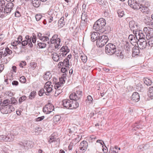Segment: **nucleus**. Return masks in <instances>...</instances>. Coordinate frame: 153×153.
<instances>
[{
  "mask_svg": "<svg viewBox=\"0 0 153 153\" xmlns=\"http://www.w3.org/2000/svg\"><path fill=\"white\" fill-rule=\"evenodd\" d=\"M106 25L105 20L101 18L95 22L93 27V29L100 33H108L111 31V27L108 26H106Z\"/></svg>",
  "mask_w": 153,
  "mask_h": 153,
  "instance_id": "obj_1",
  "label": "nucleus"
},
{
  "mask_svg": "<svg viewBox=\"0 0 153 153\" xmlns=\"http://www.w3.org/2000/svg\"><path fill=\"white\" fill-rule=\"evenodd\" d=\"M76 95L75 92H74L70 94L69 98L71 100L74 101V103L72 102L68 99L64 100L62 101V105L63 106L67 109H73L76 108Z\"/></svg>",
  "mask_w": 153,
  "mask_h": 153,
  "instance_id": "obj_2",
  "label": "nucleus"
},
{
  "mask_svg": "<svg viewBox=\"0 0 153 153\" xmlns=\"http://www.w3.org/2000/svg\"><path fill=\"white\" fill-rule=\"evenodd\" d=\"M60 52H62V53H59V55L56 52H53L52 53L51 57L53 60L57 62L59 60H60V58L59 57L62 55V56H65L69 51L70 50L67 46H63L59 50Z\"/></svg>",
  "mask_w": 153,
  "mask_h": 153,
  "instance_id": "obj_3",
  "label": "nucleus"
},
{
  "mask_svg": "<svg viewBox=\"0 0 153 153\" xmlns=\"http://www.w3.org/2000/svg\"><path fill=\"white\" fill-rule=\"evenodd\" d=\"M60 42V39L58 37V35L57 34L54 35L50 40L48 42L49 45L54 44L55 48L57 49L59 48Z\"/></svg>",
  "mask_w": 153,
  "mask_h": 153,
  "instance_id": "obj_4",
  "label": "nucleus"
},
{
  "mask_svg": "<svg viewBox=\"0 0 153 153\" xmlns=\"http://www.w3.org/2000/svg\"><path fill=\"white\" fill-rule=\"evenodd\" d=\"M116 50V46L112 43H108L106 45L105 52L109 55H112L115 53Z\"/></svg>",
  "mask_w": 153,
  "mask_h": 153,
  "instance_id": "obj_5",
  "label": "nucleus"
},
{
  "mask_svg": "<svg viewBox=\"0 0 153 153\" xmlns=\"http://www.w3.org/2000/svg\"><path fill=\"white\" fill-rule=\"evenodd\" d=\"M109 40L108 36L103 35L99 37L96 42L97 46L102 47L105 45Z\"/></svg>",
  "mask_w": 153,
  "mask_h": 153,
  "instance_id": "obj_6",
  "label": "nucleus"
},
{
  "mask_svg": "<svg viewBox=\"0 0 153 153\" xmlns=\"http://www.w3.org/2000/svg\"><path fill=\"white\" fill-rule=\"evenodd\" d=\"M135 6L136 7H135L133 9L136 10H140L142 13H146L148 10V5L146 3L145 4H139V3L137 2Z\"/></svg>",
  "mask_w": 153,
  "mask_h": 153,
  "instance_id": "obj_7",
  "label": "nucleus"
},
{
  "mask_svg": "<svg viewBox=\"0 0 153 153\" xmlns=\"http://www.w3.org/2000/svg\"><path fill=\"white\" fill-rule=\"evenodd\" d=\"M88 146V143L85 141H82L79 146L78 152L79 153H84L87 150Z\"/></svg>",
  "mask_w": 153,
  "mask_h": 153,
  "instance_id": "obj_8",
  "label": "nucleus"
},
{
  "mask_svg": "<svg viewBox=\"0 0 153 153\" xmlns=\"http://www.w3.org/2000/svg\"><path fill=\"white\" fill-rule=\"evenodd\" d=\"M14 110V108L12 105L3 106L1 108V113L3 114L10 113Z\"/></svg>",
  "mask_w": 153,
  "mask_h": 153,
  "instance_id": "obj_9",
  "label": "nucleus"
},
{
  "mask_svg": "<svg viewBox=\"0 0 153 153\" xmlns=\"http://www.w3.org/2000/svg\"><path fill=\"white\" fill-rule=\"evenodd\" d=\"M13 6L14 4L12 2L7 3L4 7V13L7 14H9L13 10Z\"/></svg>",
  "mask_w": 153,
  "mask_h": 153,
  "instance_id": "obj_10",
  "label": "nucleus"
},
{
  "mask_svg": "<svg viewBox=\"0 0 153 153\" xmlns=\"http://www.w3.org/2000/svg\"><path fill=\"white\" fill-rule=\"evenodd\" d=\"M66 76V74H64L62 75V77L59 78V82L56 83L54 85L55 89L62 88V86L65 81V79Z\"/></svg>",
  "mask_w": 153,
  "mask_h": 153,
  "instance_id": "obj_11",
  "label": "nucleus"
},
{
  "mask_svg": "<svg viewBox=\"0 0 153 153\" xmlns=\"http://www.w3.org/2000/svg\"><path fill=\"white\" fill-rule=\"evenodd\" d=\"M140 98L139 94L137 92H135L132 94L131 99L134 102H137L139 100Z\"/></svg>",
  "mask_w": 153,
  "mask_h": 153,
  "instance_id": "obj_12",
  "label": "nucleus"
},
{
  "mask_svg": "<svg viewBox=\"0 0 153 153\" xmlns=\"http://www.w3.org/2000/svg\"><path fill=\"white\" fill-rule=\"evenodd\" d=\"M132 56L133 57H135L138 55L140 53V51L139 47L136 46H134L132 48Z\"/></svg>",
  "mask_w": 153,
  "mask_h": 153,
  "instance_id": "obj_13",
  "label": "nucleus"
},
{
  "mask_svg": "<svg viewBox=\"0 0 153 153\" xmlns=\"http://www.w3.org/2000/svg\"><path fill=\"white\" fill-rule=\"evenodd\" d=\"M14 136L12 134H8L7 135H5V141H12L14 138Z\"/></svg>",
  "mask_w": 153,
  "mask_h": 153,
  "instance_id": "obj_14",
  "label": "nucleus"
},
{
  "mask_svg": "<svg viewBox=\"0 0 153 153\" xmlns=\"http://www.w3.org/2000/svg\"><path fill=\"white\" fill-rule=\"evenodd\" d=\"M91 41L94 42L95 40H97L99 38V37L98 36L99 34L98 33L94 32L93 33H91Z\"/></svg>",
  "mask_w": 153,
  "mask_h": 153,
  "instance_id": "obj_15",
  "label": "nucleus"
},
{
  "mask_svg": "<svg viewBox=\"0 0 153 153\" xmlns=\"http://www.w3.org/2000/svg\"><path fill=\"white\" fill-rule=\"evenodd\" d=\"M134 46V45L131 42L126 41L124 47L126 50L127 51H130L131 48Z\"/></svg>",
  "mask_w": 153,
  "mask_h": 153,
  "instance_id": "obj_16",
  "label": "nucleus"
},
{
  "mask_svg": "<svg viewBox=\"0 0 153 153\" xmlns=\"http://www.w3.org/2000/svg\"><path fill=\"white\" fill-rule=\"evenodd\" d=\"M139 147L140 151H143L149 149L150 148V145L149 143H146L140 145Z\"/></svg>",
  "mask_w": 153,
  "mask_h": 153,
  "instance_id": "obj_17",
  "label": "nucleus"
},
{
  "mask_svg": "<svg viewBox=\"0 0 153 153\" xmlns=\"http://www.w3.org/2000/svg\"><path fill=\"white\" fill-rule=\"evenodd\" d=\"M147 46L149 47V46L147 42L145 41L139 43V46L138 47L140 49H145Z\"/></svg>",
  "mask_w": 153,
  "mask_h": 153,
  "instance_id": "obj_18",
  "label": "nucleus"
},
{
  "mask_svg": "<svg viewBox=\"0 0 153 153\" xmlns=\"http://www.w3.org/2000/svg\"><path fill=\"white\" fill-rule=\"evenodd\" d=\"M37 36L40 40L43 42L49 41V38L48 37L42 36V35L40 33H38Z\"/></svg>",
  "mask_w": 153,
  "mask_h": 153,
  "instance_id": "obj_19",
  "label": "nucleus"
},
{
  "mask_svg": "<svg viewBox=\"0 0 153 153\" xmlns=\"http://www.w3.org/2000/svg\"><path fill=\"white\" fill-rule=\"evenodd\" d=\"M147 95L149 97V100H152L153 99V87H150L148 91Z\"/></svg>",
  "mask_w": 153,
  "mask_h": 153,
  "instance_id": "obj_20",
  "label": "nucleus"
},
{
  "mask_svg": "<svg viewBox=\"0 0 153 153\" xmlns=\"http://www.w3.org/2000/svg\"><path fill=\"white\" fill-rule=\"evenodd\" d=\"M144 22L145 24L147 25H149L152 28L153 27V19H151L149 18L145 19Z\"/></svg>",
  "mask_w": 153,
  "mask_h": 153,
  "instance_id": "obj_21",
  "label": "nucleus"
},
{
  "mask_svg": "<svg viewBox=\"0 0 153 153\" xmlns=\"http://www.w3.org/2000/svg\"><path fill=\"white\" fill-rule=\"evenodd\" d=\"M51 76L52 74L50 71H47L45 73L43 77L45 80L48 81L51 78Z\"/></svg>",
  "mask_w": 153,
  "mask_h": 153,
  "instance_id": "obj_22",
  "label": "nucleus"
},
{
  "mask_svg": "<svg viewBox=\"0 0 153 153\" xmlns=\"http://www.w3.org/2000/svg\"><path fill=\"white\" fill-rule=\"evenodd\" d=\"M120 149V148H118L117 146H115L114 148L113 147H111L109 150V153H118L119 152V150Z\"/></svg>",
  "mask_w": 153,
  "mask_h": 153,
  "instance_id": "obj_23",
  "label": "nucleus"
},
{
  "mask_svg": "<svg viewBox=\"0 0 153 153\" xmlns=\"http://www.w3.org/2000/svg\"><path fill=\"white\" fill-rule=\"evenodd\" d=\"M147 42L148 43L149 46L152 47L153 46V36H147L146 37Z\"/></svg>",
  "mask_w": 153,
  "mask_h": 153,
  "instance_id": "obj_24",
  "label": "nucleus"
},
{
  "mask_svg": "<svg viewBox=\"0 0 153 153\" xmlns=\"http://www.w3.org/2000/svg\"><path fill=\"white\" fill-rule=\"evenodd\" d=\"M131 30H133V33L134 34L137 35V33L139 32L140 30L139 25H136L134 28L133 27V29H131Z\"/></svg>",
  "mask_w": 153,
  "mask_h": 153,
  "instance_id": "obj_25",
  "label": "nucleus"
},
{
  "mask_svg": "<svg viewBox=\"0 0 153 153\" xmlns=\"http://www.w3.org/2000/svg\"><path fill=\"white\" fill-rule=\"evenodd\" d=\"M59 64L61 66L64 65L66 67V68H68L69 65L68 59H65L64 60L63 62H59Z\"/></svg>",
  "mask_w": 153,
  "mask_h": 153,
  "instance_id": "obj_26",
  "label": "nucleus"
},
{
  "mask_svg": "<svg viewBox=\"0 0 153 153\" xmlns=\"http://www.w3.org/2000/svg\"><path fill=\"white\" fill-rule=\"evenodd\" d=\"M137 2L135 0H128V4L133 9L136 7L135 6Z\"/></svg>",
  "mask_w": 153,
  "mask_h": 153,
  "instance_id": "obj_27",
  "label": "nucleus"
},
{
  "mask_svg": "<svg viewBox=\"0 0 153 153\" xmlns=\"http://www.w3.org/2000/svg\"><path fill=\"white\" fill-rule=\"evenodd\" d=\"M25 38L26 41H28V45L30 48L33 47V44L31 42V39L32 38V36H30L29 35H27L25 37Z\"/></svg>",
  "mask_w": 153,
  "mask_h": 153,
  "instance_id": "obj_28",
  "label": "nucleus"
},
{
  "mask_svg": "<svg viewBox=\"0 0 153 153\" xmlns=\"http://www.w3.org/2000/svg\"><path fill=\"white\" fill-rule=\"evenodd\" d=\"M144 83L147 86L151 85L152 83V81L147 78H145L143 79Z\"/></svg>",
  "mask_w": 153,
  "mask_h": 153,
  "instance_id": "obj_29",
  "label": "nucleus"
},
{
  "mask_svg": "<svg viewBox=\"0 0 153 153\" xmlns=\"http://www.w3.org/2000/svg\"><path fill=\"white\" fill-rule=\"evenodd\" d=\"M46 105L47 106L48 110L49 111V113H50L54 110V107L53 105H51V103H48Z\"/></svg>",
  "mask_w": 153,
  "mask_h": 153,
  "instance_id": "obj_30",
  "label": "nucleus"
},
{
  "mask_svg": "<svg viewBox=\"0 0 153 153\" xmlns=\"http://www.w3.org/2000/svg\"><path fill=\"white\" fill-rule=\"evenodd\" d=\"M81 53H82V54L81 53H80L79 56L81 60L83 62L85 63L86 62L87 58L86 56H85L82 53V51H81Z\"/></svg>",
  "mask_w": 153,
  "mask_h": 153,
  "instance_id": "obj_31",
  "label": "nucleus"
},
{
  "mask_svg": "<svg viewBox=\"0 0 153 153\" xmlns=\"http://www.w3.org/2000/svg\"><path fill=\"white\" fill-rule=\"evenodd\" d=\"M10 100L9 99H6L4 100L2 102V107L4 106L10 105H9V104H10Z\"/></svg>",
  "mask_w": 153,
  "mask_h": 153,
  "instance_id": "obj_32",
  "label": "nucleus"
},
{
  "mask_svg": "<svg viewBox=\"0 0 153 153\" xmlns=\"http://www.w3.org/2000/svg\"><path fill=\"white\" fill-rule=\"evenodd\" d=\"M136 25H138V24L134 20L131 21L129 22V26L130 29H133V27L136 26Z\"/></svg>",
  "mask_w": 153,
  "mask_h": 153,
  "instance_id": "obj_33",
  "label": "nucleus"
},
{
  "mask_svg": "<svg viewBox=\"0 0 153 153\" xmlns=\"http://www.w3.org/2000/svg\"><path fill=\"white\" fill-rule=\"evenodd\" d=\"M59 25L60 27H62L65 25V22L64 20V17H62L58 21Z\"/></svg>",
  "mask_w": 153,
  "mask_h": 153,
  "instance_id": "obj_34",
  "label": "nucleus"
},
{
  "mask_svg": "<svg viewBox=\"0 0 153 153\" xmlns=\"http://www.w3.org/2000/svg\"><path fill=\"white\" fill-rule=\"evenodd\" d=\"M137 34L139 36V39H145V34L144 33L142 32V31L141 30L137 33Z\"/></svg>",
  "mask_w": 153,
  "mask_h": 153,
  "instance_id": "obj_35",
  "label": "nucleus"
},
{
  "mask_svg": "<svg viewBox=\"0 0 153 153\" xmlns=\"http://www.w3.org/2000/svg\"><path fill=\"white\" fill-rule=\"evenodd\" d=\"M151 28L149 27H146L144 28L143 31L146 35V37L148 36Z\"/></svg>",
  "mask_w": 153,
  "mask_h": 153,
  "instance_id": "obj_36",
  "label": "nucleus"
},
{
  "mask_svg": "<svg viewBox=\"0 0 153 153\" xmlns=\"http://www.w3.org/2000/svg\"><path fill=\"white\" fill-rule=\"evenodd\" d=\"M124 11L122 9H120L118 10L117 11V13L118 15V16L120 17H122L124 15Z\"/></svg>",
  "mask_w": 153,
  "mask_h": 153,
  "instance_id": "obj_37",
  "label": "nucleus"
},
{
  "mask_svg": "<svg viewBox=\"0 0 153 153\" xmlns=\"http://www.w3.org/2000/svg\"><path fill=\"white\" fill-rule=\"evenodd\" d=\"M87 16L86 13L85 12L83 13L81 16V18L82 20H83L84 22H86L87 21Z\"/></svg>",
  "mask_w": 153,
  "mask_h": 153,
  "instance_id": "obj_38",
  "label": "nucleus"
},
{
  "mask_svg": "<svg viewBox=\"0 0 153 153\" xmlns=\"http://www.w3.org/2000/svg\"><path fill=\"white\" fill-rule=\"evenodd\" d=\"M93 99L91 96L90 95L87 97V99L86 100V102L87 103L88 102L89 103H93Z\"/></svg>",
  "mask_w": 153,
  "mask_h": 153,
  "instance_id": "obj_39",
  "label": "nucleus"
},
{
  "mask_svg": "<svg viewBox=\"0 0 153 153\" xmlns=\"http://www.w3.org/2000/svg\"><path fill=\"white\" fill-rule=\"evenodd\" d=\"M56 91L55 93V96H57L59 94L62 92V89L61 88L55 89Z\"/></svg>",
  "mask_w": 153,
  "mask_h": 153,
  "instance_id": "obj_40",
  "label": "nucleus"
},
{
  "mask_svg": "<svg viewBox=\"0 0 153 153\" xmlns=\"http://www.w3.org/2000/svg\"><path fill=\"white\" fill-rule=\"evenodd\" d=\"M36 94V91H33L31 92L29 96V99L31 100L32 99L35 97Z\"/></svg>",
  "mask_w": 153,
  "mask_h": 153,
  "instance_id": "obj_41",
  "label": "nucleus"
},
{
  "mask_svg": "<svg viewBox=\"0 0 153 153\" xmlns=\"http://www.w3.org/2000/svg\"><path fill=\"white\" fill-rule=\"evenodd\" d=\"M61 119V117L59 115H56L54 116L53 117V121L54 122H58Z\"/></svg>",
  "mask_w": 153,
  "mask_h": 153,
  "instance_id": "obj_42",
  "label": "nucleus"
},
{
  "mask_svg": "<svg viewBox=\"0 0 153 153\" xmlns=\"http://www.w3.org/2000/svg\"><path fill=\"white\" fill-rule=\"evenodd\" d=\"M137 89L138 91L140 92H142L143 91V87L140 84H138L137 85Z\"/></svg>",
  "mask_w": 153,
  "mask_h": 153,
  "instance_id": "obj_43",
  "label": "nucleus"
},
{
  "mask_svg": "<svg viewBox=\"0 0 153 153\" xmlns=\"http://www.w3.org/2000/svg\"><path fill=\"white\" fill-rule=\"evenodd\" d=\"M5 4V1L4 0H0V8L3 10Z\"/></svg>",
  "mask_w": 153,
  "mask_h": 153,
  "instance_id": "obj_44",
  "label": "nucleus"
},
{
  "mask_svg": "<svg viewBox=\"0 0 153 153\" xmlns=\"http://www.w3.org/2000/svg\"><path fill=\"white\" fill-rule=\"evenodd\" d=\"M53 86H44V88L48 93L51 92L52 91V87Z\"/></svg>",
  "mask_w": 153,
  "mask_h": 153,
  "instance_id": "obj_45",
  "label": "nucleus"
},
{
  "mask_svg": "<svg viewBox=\"0 0 153 153\" xmlns=\"http://www.w3.org/2000/svg\"><path fill=\"white\" fill-rule=\"evenodd\" d=\"M39 48H43L46 46V44L44 42H39L37 44Z\"/></svg>",
  "mask_w": 153,
  "mask_h": 153,
  "instance_id": "obj_46",
  "label": "nucleus"
},
{
  "mask_svg": "<svg viewBox=\"0 0 153 153\" xmlns=\"http://www.w3.org/2000/svg\"><path fill=\"white\" fill-rule=\"evenodd\" d=\"M5 53H6V54H7L10 55L12 53V51L10 50L8 47L6 48H5Z\"/></svg>",
  "mask_w": 153,
  "mask_h": 153,
  "instance_id": "obj_47",
  "label": "nucleus"
},
{
  "mask_svg": "<svg viewBox=\"0 0 153 153\" xmlns=\"http://www.w3.org/2000/svg\"><path fill=\"white\" fill-rule=\"evenodd\" d=\"M19 80L22 83H25L26 82V79L24 76H22L20 77Z\"/></svg>",
  "mask_w": 153,
  "mask_h": 153,
  "instance_id": "obj_48",
  "label": "nucleus"
},
{
  "mask_svg": "<svg viewBox=\"0 0 153 153\" xmlns=\"http://www.w3.org/2000/svg\"><path fill=\"white\" fill-rule=\"evenodd\" d=\"M45 117L44 116H42L41 117H38L37 118H36L35 120L36 122H40L43 120Z\"/></svg>",
  "mask_w": 153,
  "mask_h": 153,
  "instance_id": "obj_49",
  "label": "nucleus"
},
{
  "mask_svg": "<svg viewBox=\"0 0 153 153\" xmlns=\"http://www.w3.org/2000/svg\"><path fill=\"white\" fill-rule=\"evenodd\" d=\"M77 94H78V96H77V99L78 98V100H79L82 97V92L81 91H77Z\"/></svg>",
  "mask_w": 153,
  "mask_h": 153,
  "instance_id": "obj_50",
  "label": "nucleus"
},
{
  "mask_svg": "<svg viewBox=\"0 0 153 153\" xmlns=\"http://www.w3.org/2000/svg\"><path fill=\"white\" fill-rule=\"evenodd\" d=\"M10 104H13L15 105L17 103V100L14 98H12L10 99Z\"/></svg>",
  "mask_w": 153,
  "mask_h": 153,
  "instance_id": "obj_51",
  "label": "nucleus"
},
{
  "mask_svg": "<svg viewBox=\"0 0 153 153\" xmlns=\"http://www.w3.org/2000/svg\"><path fill=\"white\" fill-rule=\"evenodd\" d=\"M27 98L26 96H23L20 97L19 99V102L20 103H21L22 101L25 100Z\"/></svg>",
  "mask_w": 153,
  "mask_h": 153,
  "instance_id": "obj_52",
  "label": "nucleus"
},
{
  "mask_svg": "<svg viewBox=\"0 0 153 153\" xmlns=\"http://www.w3.org/2000/svg\"><path fill=\"white\" fill-rule=\"evenodd\" d=\"M135 35V36H134V38H133L132 41H131V42L136 43L137 42H138L139 39H138L137 37V35Z\"/></svg>",
  "mask_w": 153,
  "mask_h": 153,
  "instance_id": "obj_53",
  "label": "nucleus"
},
{
  "mask_svg": "<svg viewBox=\"0 0 153 153\" xmlns=\"http://www.w3.org/2000/svg\"><path fill=\"white\" fill-rule=\"evenodd\" d=\"M42 16L39 14H36L35 16V18L37 21H39L41 18H42Z\"/></svg>",
  "mask_w": 153,
  "mask_h": 153,
  "instance_id": "obj_54",
  "label": "nucleus"
},
{
  "mask_svg": "<svg viewBox=\"0 0 153 153\" xmlns=\"http://www.w3.org/2000/svg\"><path fill=\"white\" fill-rule=\"evenodd\" d=\"M43 111L46 114H49V111L48 110V109L47 108V107L46 105H45V107H44V108H43Z\"/></svg>",
  "mask_w": 153,
  "mask_h": 153,
  "instance_id": "obj_55",
  "label": "nucleus"
},
{
  "mask_svg": "<svg viewBox=\"0 0 153 153\" xmlns=\"http://www.w3.org/2000/svg\"><path fill=\"white\" fill-rule=\"evenodd\" d=\"M45 92L44 90L42 88L39 91L38 93V94L40 96H42L43 94Z\"/></svg>",
  "mask_w": 153,
  "mask_h": 153,
  "instance_id": "obj_56",
  "label": "nucleus"
},
{
  "mask_svg": "<svg viewBox=\"0 0 153 153\" xmlns=\"http://www.w3.org/2000/svg\"><path fill=\"white\" fill-rule=\"evenodd\" d=\"M149 33L148 36H153V28L152 27L151 28Z\"/></svg>",
  "mask_w": 153,
  "mask_h": 153,
  "instance_id": "obj_57",
  "label": "nucleus"
},
{
  "mask_svg": "<svg viewBox=\"0 0 153 153\" xmlns=\"http://www.w3.org/2000/svg\"><path fill=\"white\" fill-rule=\"evenodd\" d=\"M55 139L54 138L53 136H51L48 142L50 143L53 142H55Z\"/></svg>",
  "mask_w": 153,
  "mask_h": 153,
  "instance_id": "obj_58",
  "label": "nucleus"
},
{
  "mask_svg": "<svg viewBox=\"0 0 153 153\" xmlns=\"http://www.w3.org/2000/svg\"><path fill=\"white\" fill-rule=\"evenodd\" d=\"M30 66L31 67L35 68L37 66V64L35 62H32L30 63Z\"/></svg>",
  "mask_w": 153,
  "mask_h": 153,
  "instance_id": "obj_59",
  "label": "nucleus"
},
{
  "mask_svg": "<svg viewBox=\"0 0 153 153\" xmlns=\"http://www.w3.org/2000/svg\"><path fill=\"white\" fill-rule=\"evenodd\" d=\"M134 38V36L132 34L130 35L128 37V39L129 40V42L132 41L133 38Z\"/></svg>",
  "mask_w": 153,
  "mask_h": 153,
  "instance_id": "obj_60",
  "label": "nucleus"
},
{
  "mask_svg": "<svg viewBox=\"0 0 153 153\" xmlns=\"http://www.w3.org/2000/svg\"><path fill=\"white\" fill-rule=\"evenodd\" d=\"M11 45L13 46H16L18 44H19V43L17 41H15L11 43Z\"/></svg>",
  "mask_w": 153,
  "mask_h": 153,
  "instance_id": "obj_61",
  "label": "nucleus"
},
{
  "mask_svg": "<svg viewBox=\"0 0 153 153\" xmlns=\"http://www.w3.org/2000/svg\"><path fill=\"white\" fill-rule=\"evenodd\" d=\"M22 36H20L17 39V41L18 43H19V44H20L21 43V41H22Z\"/></svg>",
  "mask_w": 153,
  "mask_h": 153,
  "instance_id": "obj_62",
  "label": "nucleus"
},
{
  "mask_svg": "<svg viewBox=\"0 0 153 153\" xmlns=\"http://www.w3.org/2000/svg\"><path fill=\"white\" fill-rule=\"evenodd\" d=\"M41 128H40L38 126H36L35 127L34 130V131L35 132H39V131H40L41 130Z\"/></svg>",
  "mask_w": 153,
  "mask_h": 153,
  "instance_id": "obj_63",
  "label": "nucleus"
},
{
  "mask_svg": "<svg viewBox=\"0 0 153 153\" xmlns=\"http://www.w3.org/2000/svg\"><path fill=\"white\" fill-rule=\"evenodd\" d=\"M28 41L25 40L23 41L21 43L22 44V46H25L27 44H28Z\"/></svg>",
  "mask_w": 153,
  "mask_h": 153,
  "instance_id": "obj_64",
  "label": "nucleus"
}]
</instances>
